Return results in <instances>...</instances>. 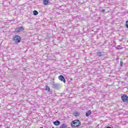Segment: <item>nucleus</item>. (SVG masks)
<instances>
[{"label":"nucleus","instance_id":"obj_17","mask_svg":"<svg viewBox=\"0 0 128 128\" xmlns=\"http://www.w3.org/2000/svg\"><path fill=\"white\" fill-rule=\"evenodd\" d=\"M118 48V50H120V48Z\"/></svg>","mask_w":128,"mask_h":128},{"label":"nucleus","instance_id":"obj_1","mask_svg":"<svg viewBox=\"0 0 128 128\" xmlns=\"http://www.w3.org/2000/svg\"><path fill=\"white\" fill-rule=\"evenodd\" d=\"M72 128H78V126H80V122L78 120H73L71 122Z\"/></svg>","mask_w":128,"mask_h":128},{"label":"nucleus","instance_id":"obj_5","mask_svg":"<svg viewBox=\"0 0 128 128\" xmlns=\"http://www.w3.org/2000/svg\"><path fill=\"white\" fill-rule=\"evenodd\" d=\"M58 78L63 82H66V79L64 78V77L62 75L60 76H58Z\"/></svg>","mask_w":128,"mask_h":128},{"label":"nucleus","instance_id":"obj_6","mask_svg":"<svg viewBox=\"0 0 128 128\" xmlns=\"http://www.w3.org/2000/svg\"><path fill=\"white\" fill-rule=\"evenodd\" d=\"M54 126H60V122L58 120H56L54 122Z\"/></svg>","mask_w":128,"mask_h":128},{"label":"nucleus","instance_id":"obj_15","mask_svg":"<svg viewBox=\"0 0 128 128\" xmlns=\"http://www.w3.org/2000/svg\"><path fill=\"white\" fill-rule=\"evenodd\" d=\"M100 10L101 12H106V10H104V9H102Z\"/></svg>","mask_w":128,"mask_h":128},{"label":"nucleus","instance_id":"obj_8","mask_svg":"<svg viewBox=\"0 0 128 128\" xmlns=\"http://www.w3.org/2000/svg\"><path fill=\"white\" fill-rule=\"evenodd\" d=\"M45 90H46L48 92H50V88L48 86H46Z\"/></svg>","mask_w":128,"mask_h":128},{"label":"nucleus","instance_id":"obj_9","mask_svg":"<svg viewBox=\"0 0 128 128\" xmlns=\"http://www.w3.org/2000/svg\"><path fill=\"white\" fill-rule=\"evenodd\" d=\"M68 126H66V124H62L60 126V128H66Z\"/></svg>","mask_w":128,"mask_h":128},{"label":"nucleus","instance_id":"obj_3","mask_svg":"<svg viewBox=\"0 0 128 128\" xmlns=\"http://www.w3.org/2000/svg\"><path fill=\"white\" fill-rule=\"evenodd\" d=\"M22 30H24V26H21L20 28H17L15 30L16 32H22Z\"/></svg>","mask_w":128,"mask_h":128},{"label":"nucleus","instance_id":"obj_12","mask_svg":"<svg viewBox=\"0 0 128 128\" xmlns=\"http://www.w3.org/2000/svg\"><path fill=\"white\" fill-rule=\"evenodd\" d=\"M33 14L34 16H38V12L36 10H34Z\"/></svg>","mask_w":128,"mask_h":128},{"label":"nucleus","instance_id":"obj_7","mask_svg":"<svg viewBox=\"0 0 128 128\" xmlns=\"http://www.w3.org/2000/svg\"><path fill=\"white\" fill-rule=\"evenodd\" d=\"M92 114V111L90 110H89L88 112H86V116H90Z\"/></svg>","mask_w":128,"mask_h":128},{"label":"nucleus","instance_id":"obj_14","mask_svg":"<svg viewBox=\"0 0 128 128\" xmlns=\"http://www.w3.org/2000/svg\"><path fill=\"white\" fill-rule=\"evenodd\" d=\"M126 28H128V20L126 22Z\"/></svg>","mask_w":128,"mask_h":128},{"label":"nucleus","instance_id":"obj_13","mask_svg":"<svg viewBox=\"0 0 128 128\" xmlns=\"http://www.w3.org/2000/svg\"><path fill=\"white\" fill-rule=\"evenodd\" d=\"M97 56H102V52H98L97 53Z\"/></svg>","mask_w":128,"mask_h":128},{"label":"nucleus","instance_id":"obj_10","mask_svg":"<svg viewBox=\"0 0 128 128\" xmlns=\"http://www.w3.org/2000/svg\"><path fill=\"white\" fill-rule=\"evenodd\" d=\"M52 88H58V84L54 82H52Z\"/></svg>","mask_w":128,"mask_h":128},{"label":"nucleus","instance_id":"obj_4","mask_svg":"<svg viewBox=\"0 0 128 128\" xmlns=\"http://www.w3.org/2000/svg\"><path fill=\"white\" fill-rule=\"evenodd\" d=\"M128 96L126 95V94H123L122 96V102H128Z\"/></svg>","mask_w":128,"mask_h":128},{"label":"nucleus","instance_id":"obj_2","mask_svg":"<svg viewBox=\"0 0 128 128\" xmlns=\"http://www.w3.org/2000/svg\"><path fill=\"white\" fill-rule=\"evenodd\" d=\"M22 38H20V36H14L13 42H20Z\"/></svg>","mask_w":128,"mask_h":128},{"label":"nucleus","instance_id":"obj_16","mask_svg":"<svg viewBox=\"0 0 128 128\" xmlns=\"http://www.w3.org/2000/svg\"><path fill=\"white\" fill-rule=\"evenodd\" d=\"M120 64H121V66H122V64H124V62H122V61H120Z\"/></svg>","mask_w":128,"mask_h":128},{"label":"nucleus","instance_id":"obj_11","mask_svg":"<svg viewBox=\"0 0 128 128\" xmlns=\"http://www.w3.org/2000/svg\"><path fill=\"white\" fill-rule=\"evenodd\" d=\"M49 2H50L49 0H44V4H48Z\"/></svg>","mask_w":128,"mask_h":128}]
</instances>
